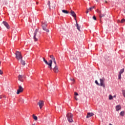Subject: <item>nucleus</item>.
<instances>
[{
    "label": "nucleus",
    "mask_w": 125,
    "mask_h": 125,
    "mask_svg": "<svg viewBox=\"0 0 125 125\" xmlns=\"http://www.w3.org/2000/svg\"><path fill=\"white\" fill-rule=\"evenodd\" d=\"M76 27H77V29L79 30V31H81V26L79 25V24H78V23H76Z\"/></svg>",
    "instance_id": "nucleus-17"
},
{
    "label": "nucleus",
    "mask_w": 125,
    "mask_h": 125,
    "mask_svg": "<svg viewBox=\"0 0 125 125\" xmlns=\"http://www.w3.org/2000/svg\"><path fill=\"white\" fill-rule=\"evenodd\" d=\"M88 12H89V10H87V11H86V13H88Z\"/></svg>",
    "instance_id": "nucleus-35"
},
{
    "label": "nucleus",
    "mask_w": 125,
    "mask_h": 125,
    "mask_svg": "<svg viewBox=\"0 0 125 125\" xmlns=\"http://www.w3.org/2000/svg\"><path fill=\"white\" fill-rule=\"evenodd\" d=\"M3 72L2 71H1V70L0 69V75H2Z\"/></svg>",
    "instance_id": "nucleus-32"
},
{
    "label": "nucleus",
    "mask_w": 125,
    "mask_h": 125,
    "mask_svg": "<svg viewBox=\"0 0 125 125\" xmlns=\"http://www.w3.org/2000/svg\"><path fill=\"white\" fill-rule=\"evenodd\" d=\"M62 12H63V13H64L65 14H69V11H68L66 10H62Z\"/></svg>",
    "instance_id": "nucleus-18"
},
{
    "label": "nucleus",
    "mask_w": 125,
    "mask_h": 125,
    "mask_svg": "<svg viewBox=\"0 0 125 125\" xmlns=\"http://www.w3.org/2000/svg\"><path fill=\"white\" fill-rule=\"evenodd\" d=\"M24 90V88L22 87V86L19 85V89H18L17 91V94H20L21 92H23V91Z\"/></svg>",
    "instance_id": "nucleus-8"
},
{
    "label": "nucleus",
    "mask_w": 125,
    "mask_h": 125,
    "mask_svg": "<svg viewBox=\"0 0 125 125\" xmlns=\"http://www.w3.org/2000/svg\"><path fill=\"white\" fill-rule=\"evenodd\" d=\"M40 38V34H39V29H36L34 32V35L33 36V40L34 42H38L39 41V38Z\"/></svg>",
    "instance_id": "nucleus-1"
},
{
    "label": "nucleus",
    "mask_w": 125,
    "mask_h": 125,
    "mask_svg": "<svg viewBox=\"0 0 125 125\" xmlns=\"http://www.w3.org/2000/svg\"><path fill=\"white\" fill-rule=\"evenodd\" d=\"M23 75H19L18 76V80L19 81H20V82H23L24 81V80H23Z\"/></svg>",
    "instance_id": "nucleus-14"
},
{
    "label": "nucleus",
    "mask_w": 125,
    "mask_h": 125,
    "mask_svg": "<svg viewBox=\"0 0 125 125\" xmlns=\"http://www.w3.org/2000/svg\"><path fill=\"white\" fill-rule=\"evenodd\" d=\"M96 0V1H98V0Z\"/></svg>",
    "instance_id": "nucleus-40"
},
{
    "label": "nucleus",
    "mask_w": 125,
    "mask_h": 125,
    "mask_svg": "<svg viewBox=\"0 0 125 125\" xmlns=\"http://www.w3.org/2000/svg\"><path fill=\"white\" fill-rule=\"evenodd\" d=\"M55 6H54V8H55Z\"/></svg>",
    "instance_id": "nucleus-42"
},
{
    "label": "nucleus",
    "mask_w": 125,
    "mask_h": 125,
    "mask_svg": "<svg viewBox=\"0 0 125 125\" xmlns=\"http://www.w3.org/2000/svg\"><path fill=\"white\" fill-rule=\"evenodd\" d=\"M55 66L53 69V70L55 73H58V72H59V70L58 69V66H57V64H55Z\"/></svg>",
    "instance_id": "nucleus-11"
},
{
    "label": "nucleus",
    "mask_w": 125,
    "mask_h": 125,
    "mask_svg": "<svg viewBox=\"0 0 125 125\" xmlns=\"http://www.w3.org/2000/svg\"><path fill=\"white\" fill-rule=\"evenodd\" d=\"M121 77H122V74L119 73V75H118V79H119V80H121Z\"/></svg>",
    "instance_id": "nucleus-25"
},
{
    "label": "nucleus",
    "mask_w": 125,
    "mask_h": 125,
    "mask_svg": "<svg viewBox=\"0 0 125 125\" xmlns=\"http://www.w3.org/2000/svg\"><path fill=\"white\" fill-rule=\"evenodd\" d=\"M100 86H103V87L105 88V79L104 78H103V79H100Z\"/></svg>",
    "instance_id": "nucleus-6"
},
{
    "label": "nucleus",
    "mask_w": 125,
    "mask_h": 125,
    "mask_svg": "<svg viewBox=\"0 0 125 125\" xmlns=\"http://www.w3.org/2000/svg\"><path fill=\"white\" fill-rule=\"evenodd\" d=\"M120 116H121L122 117H124V116H125V111H121L120 113Z\"/></svg>",
    "instance_id": "nucleus-20"
},
{
    "label": "nucleus",
    "mask_w": 125,
    "mask_h": 125,
    "mask_svg": "<svg viewBox=\"0 0 125 125\" xmlns=\"http://www.w3.org/2000/svg\"><path fill=\"white\" fill-rule=\"evenodd\" d=\"M16 58L17 60H21V59H23L22 57V55L21 54V52L17 51L15 53Z\"/></svg>",
    "instance_id": "nucleus-3"
},
{
    "label": "nucleus",
    "mask_w": 125,
    "mask_h": 125,
    "mask_svg": "<svg viewBox=\"0 0 125 125\" xmlns=\"http://www.w3.org/2000/svg\"><path fill=\"white\" fill-rule=\"evenodd\" d=\"M70 80L73 82V83H75V79L70 78Z\"/></svg>",
    "instance_id": "nucleus-27"
},
{
    "label": "nucleus",
    "mask_w": 125,
    "mask_h": 125,
    "mask_svg": "<svg viewBox=\"0 0 125 125\" xmlns=\"http://www.w3.org/2000/svg\"><path fill=\"white\" fill-rule=\"evenodd\" d=\"M33 118L35 120V121H37L38 120V117H37L35 114L33 115Z\"/></svg>",
    "instance_id": "nucleus-21"
},
{
    "label": "nucleus",
    "mask_w": 125,
    "mask_h": 125,
    "mask_svg": "<svg viewBox=\"0 0 125 125\" xmlns=\"http://www.w3.org/2000/svg\"><path fill=\"white\" fill-rule=\"evenodd\" d=\"M70 14H71V15L72 16V17H74V18L77 17V15H76V13H75V12L73 11V10H71V11H70Z\"/></svg>",
    "instance_id": "nucleus-15"
},
{
    "label": "nucleus",
    "mask_w": 125,
    "mask_h": 125,
    "mask_svg": "<svg viewBox=\"0 0 125 125\" xmlns=\"http://www.w3.org/2000/svg\"><path fill=\"white\" fill-rule=\"evenodd\" d=\"M93 19L94 20L96 21V20H97L96 17H95V16H94L93 17Z\"/></svg>",
    "instance_id": "nucleus-29"
},
{
    "label": "nucleus",
    "mask_w": 125,
    "mask_h": 125,
    "mask_svg": "<svg viewBox=\"0 0 125 125\" xmlns=\"http://www.w3.org/2000/svg\"><path fill=\"white\" fill-rule=\"evenodd\" d=\"M125 19H122V20H121V23H124V22H125Z\"/></svg>",
    "instance_id": "nucleus-26"
},
{
    "label": "nucleus",
    "mask_w": 125,
    "mask_h": 125,
    "mask_svg": "<svg viewBox=\"0 0 125 125\" xmlns=\"http://www.w3.org/2000/svg\"><path fill=\"white\" fill-rule=\"evenodd\" d=\"M43 61L46 65L49 66L48 68H49L50 69L52 70V60H49L48 62L44 58H43Z\"/></svg>",
    "instance_id": "nucleus-2"
},
{
    "label": "nucleus",
    "mask_w": 125,
    "mask_h": 125,
    "mask_svg": "<svg viewBox=\"0 0 125 125\" xmlns=\"http://www.w3.org/2000/svg\"><path fill=\"white\" fill-rule=\"evenodd\" d=\"M49 57L51 59V60H52V61H53L55 65H56V64H57L56 61L55 60V58L54 57V56L52 55H50Z\"/></svg>",
    "instance_id": "nucleus-10"
},
{
    "label": "nucleus",
    "mask_w": 125,
    "mask_h": 125,
    "mask_svg": "<svg viewBox=\"0 0 125 125\" xmlns=\"http://www.w3.org/2000/svg\"><path fill=\"white\" fill-rule=\"evenodd\" d=\"M3 25L7 28V29H10V27L9 26V24L6 21H3Z\"/></svg>",
    "instance_id": "nucleus-13"
},
{
    "label": "nucleus",
    "mask_w": 125,
    "mask_h": 125,
    "mask_svg": "<svg viewBox=\"0 0 125 125\" xmlns=\"http://www.w3.org/2000/svg\"><path fill=\"white\" fill-rule=\"evenodd\" d=\"M95 83L97 84V85H99V83H98V82L97 81V80H96L95 81Z\"/></svg>",
    "instance_id": "nucleus-28"
},
{
    "label": "nucleus",
    "mask_w": 125,
    "mask_h": 125,
    "mask_svg": "<svg viewBox=\"0 0 125 125\" xmlns=\"http://www.w3.org/2000/svg\"><path fill=\"white\" fill-rule=\"evenodd\" d=\"M48 5H49V7H50V1H48Z\"/></svg>",
    "instance_id": "nucleus-31"
},
{
    "label": "nucleus",
    "mask_w": 125,
    "mask_h": 125,
    "mask_svg": "<svg viewBox=\"0 0 125 125\" xmlns=\"http://www.w3.org/2000/svg\"><path fill=\"white\" fill-rule=\"evenodd\" d=\"M66 117L69 123H73V122H74V121H73V114L71 113H68L66 115Z\"/></svg>",
    "instance_id": "nucleus-4"
},
{
    "label": "nucleus",
    "mask_w": 125,
    "mask_h": 125,
    "mask_svg": "<svg viewBox=\"0 0 125 125\" xmlns=\"http://www.w3.org/2000/svg\"><path fill=\"white\" fill-rule=\"evenodd\" d=\"M96 12L99 14V16L100 18V21L101 22V18H102V17H105V16H106V13L103 14L101 12V11L99 10V9H97Z\"/></svg>",
    "instance_id": "nucleus-5"
},
{
    "label": "nucleus",
    "mask_w": 125,
    "mask_h": 125,
    "mask_svg": "<svg viewBox=\"0 0 125 125\" xmlns=\"http://www.w3.org/2000/svg\"><path fill=\"white\" fill-rule=\"evenodd\" d=\"M105 3H107V1H105Z\"/></svg>",
    "instance_id": "nucleus-41"
},
{
    "label": "nucleus",
    "mask_w": 125,
    "mask_h": 125,
    "mask_svg": "<svg viewBox=\"0 0 125 125\" xmlns=\"http://www.w3.org/2000/svg\"><path fill=\"white\" fill-rule=\"evenodd\" d=\"M1 98H2V97L0 96V99H1Z\"/></svg>",
    "instance_id": "nucleus-37"
},
{
    "label": "nucleus",
    "mask_w": 125,
    "mask_h": 125,
    "mask_svg": "<svg viewBox=\"0 0 125 125\" xmlns=\"http://www.w3.org/2000/svg\"><path fill=\"white\" fill-rule=\"evenodd\" d=\"M32 125H36V124H32Z\"/></svg>",
    "instance_id": "nucleus-39"
},
{
    "label": "nucleus",
    "mask_w": 125,
    "mask_h": 125,
    "mask_svg": "<svg viewBox=\"0 0 125 125\" xmlns=\"http://www.w3.org/2000/svg\"><path fill=\"white\" fill-rule=\"evenodd\" d=\"M116 111H120L122 109V106L121 105L119 104L116 106L115 107Z\"/></svg>",
    "instance_id": "nucleus-16"
},
{
    "label": "nucleus",
    "mask_w": 125,
    "mask_h": 125,
    "mask_svg": "<svg viewBox=\"0 0 125 125\" xmlns=\"http://www.w3.org/2000/svg\"><path fill=\"white\" fill-rule=\"evenodd\" d=\"M108 99L109 100H113V96H112V95H109L108 96Z\"/></svg>",
    "instance_id": "nucleus-22"
},
{
    "label": "nucleus",
    "mask_w": 125,
    "mask_h": 125,
    "mask_svg": "<svg viewBox=\"0 0 125 125\" xmlns=\"http://www.w3.org/2000/svg\"><path fill=\"white\" fill-rule=\"evenodd\" d=\"M74 95H75V96H78V95H79V94H78V93H77L76 92H75Z\"/></svg>",
    "instance_id": "nucleus-30"
},
{
    "label": "nucleus",
    "mask_w": 125,
    "mask_h": 125,
    "mask_svg": "<svg viewBox=\"0 0 125 125\" xmlns=\"http://www.w3.org/2000/svg\"><path fill=\"white\" fill-rule=\"evenodd\" d=\"M94 6L91 7L89 9H87V10H89L90 11H91L92 9L94 8Z\"/></svg>",
    "instance_id": "nucleus-24"
},
{
    "label": "nucleus",
    "mask_w": 125,
    "mask_h": 125,
    "mask_svg": "<svg viewBox=\"0 0 125 125\" xmlns=\"http://www.w3.org/2000/svg\"><path fill=\"white\" fill-rule=\"evenodd\" d=\"M47 26V24H46V22H44L42 23V29L44 31H45V32H47V33H48L49 32V30L47 29H46V26Z\"/></svg>",
    "instance_id": "nucleus-7"
},
{
    "label": "nucleus",
    "mask_w": 125,
    "mask_h": 125,
    "mask_svg": "<svg viewBox=\"0 0 125 125\" xmlns=\"http://www.w3.org/2000/svg\"><path fill=\"white\" fill-rule=\"evenodd\" d=\"M38 105H39L40 109H42V107L43 106V101H40L38 103Z\"/></svg>",
    "instance_id": "nucleus-9"
},
{
    "label": "nucleus",
    "mask_w": 125,
    "mask_h": 125,
    "mask_svg": "<svg viewBox=\"0 0 125 125\" xmlns=\"http://www.w3.org/2000/svg\"><path fill=\"white\" fill-rule=\"evenodd\" d=\"M115 97H116V95H115L113 97V98H115Z\"/></svg>",
    "instance_id": "nucleus-36"
},
{
    "label": "nucleus",
    "mask_w": 125,
    "mask_h": 125,
    "mask_svg": "<svg viewBox=\"0 0 125 125\" xmlns=\"http://www.w3.org/2000/svg\"><path fill=\"white\" fill-rule=\"evenodd\" d=\"M37 4H39V2H37Z\"/></svg>",
    "instance_id": "nucleus-38"
},
{
    "label": "nucleus",
    "mask_w": 125,
    "mask_h": 125,
    "mask_svg": "<svg viewBox=\"0 0 125 125\" xmlns=\"http://www.w3.org/2000/svg\"><path fill=\"white\" fill-rule=\"evenodd\" d=\"M124 72H125V69L124 68L122 69H121L120 71L119 72V74L122 75V74H123L124 73Z\"/></svg>",
    "instance_id": "nucleus-23"
},
{
    "label": "nucleus",
    "mask_w": 125,
    "mask_h": 125,
    "mask_svg": "<svg viewBox=\"0 0 125 125\" xmlns=\"http://www.w3.org/2000/svg\"><path fill=\"white\" fill-rule=\"evenodd\" d=\"M21 63L22 64V65H25L26 63H25V61H23V59H21Z\"/></svg>",
    "instance_id": "nucleus-19"
},
{
    "label": "nucleus",
    "mask_w": 125,
    "mask_h": 125,
    "mask_svg": "<svg viewBox=\"0 0 125 125\" xmlns=\"http://www.w3.org/2000/svg\"><path fill=\"white\" fill-rule=\"evenodd\" d=\"M92 116H94V114L92 112H88L87 113V116L86 118H90V117H92Z\"/></svg>",
    "instance_id": "nucleus-12"
},
{
    "label": "nucleus",
    "mask_w": 125,
    "mask_h": 125,
    "mask_svg": "<svg viewBox=\"0 0 125 125\" xmlns=\"http://www.w3.org/2000/svg\"><path fill=\"white\" fill-rule=\"evenodd\" d=\"M74 98H75V100L78 101V98H77V97H74Z\"/></svg>",
    "instance_id": "nucleus-33"
},
{
    "label": "nucleus",
    "mask_w": 125,
    "mask_h": 125,
    "mask_svg": "<svg viewBox=\"0 0 125 125\" xmlns=\"http://www.w3.org/2000/svg\"><path fill=\"white\" fill-rule=\"evenodd\" d=\"M76 18H77V17L74 18V19H75V21H76V24H77V23H78V22H77V19H76Z\"/></svg>",
    "instance_id": "nucleus-34"
}]
</instances>
